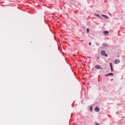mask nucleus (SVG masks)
I'll return each instance as SVG.
<instances>
[{"label": "nucleus", "instance_id": "nucleus-2", "mask_svg": "<svg viewBox=\"0 0 125 125\" xmlns=\"http://www.w3.org/2000/svg\"><path fill=\"white\" fill-rule=\"evenodd\" d=\"M95 68H96V69H98L99 70H102V67H101V66L99 65H95Z\"/></svg>", "mask_w": 125, "mask_h": 125}, {"label": "nucleus", "instance_id": "nucleus-11", "mask_svg": "<svg viewBox=\"0 0 125 125\" xmlns=\"http://www.w3.org/2000/svg\"><path fill=\"white\" fill-rule=\"evenodd\" d=\"M90 111L91 112H92V107H91L90 108Z\"/></svg>", "mask_w": 125, "mask_h": 125}, {"label": "nucleus", "instance_id": "nucleus-9", "mask_svg": "<svg viewBox=\"0 0 125 125\" xmlns=\"http://www.w3.org/2000/svg\"><path fill=\"white\" fill-rule=\"evenodd\" d=\"M103 17H104V18H106V19H108V17L107 16H105V15H102Z\"/></svg>", "mask_w": 125, "mask_h": 125}, {"label": "nucleus", "instance_id": "nucleus-13", "mask_svg": "<svg viewBox=\"0 0 125 125\" xmlns=\"http://www.w3.org/2000/svg\"><path fill=\"white\" fill-rule=\"evenodd\" d=\"M91 44V42H90L89 43V45H90Z\"/></svg>", "mask_w": 125, "mask_h": 125}, {"label": "nucleus", "instance_id": "nucleus-6", "mask_svg": "<svg viewBox=\"0 0 125 125\" xmlns=\"http://www.w3.org/2000/svg\"><path fill=\"white\" fill-rule=\"evenodd\" d=\"M103 34L104 35H108V34H109V31H104Z\"/></svg>", "mask_w": 125, "mask_h": 125}, {"label": "nucleus", "instance_id": "nucleus-5", "mask_svg": "<svg viewBox=\"0 0 125 125\" xmlns=\"http://www.w3.org/2000/svg\"><path fill=\"white\" fill-rule=\"evenodd\" d=\"M108 76H114V74L112 73H108L106 75H105V77H108Z\"/></svg>", "mask_w": 125, "mask_h": 125}, {"label": "nucleus", "instance_id": "nucleus-4", "mask_svg": "<svg viewBox=\"0 0 125 125\" xmlns=\"http://www.w3.org/2000/svg\"><path fill=\"white\" fill-rule=\"evenodd\" d=\"M109 65L110 66L111 71V72H113V71H114V68H113V65H112V62H110L109 63Z\"/></svg>", "mask_w": 125, "mask_h": 125}, {"label": "nucleus", "instance_id": "nucleus-1", "mask_svg": "<svg viewBox=\"0 0 125 125\" xmlns=\"http://www.w3.org/2000/svg\"><path fill=\"white\" fill-rule=\"evenodd\" d=\"M101 53L102 55H104V56H105V57H108V54H106V52H105V51H102Z\"/></svg>", "mask_w": 125, "mask_h": 125}, {"label": "nucleus", "instance_id": "nucleus-10", "mask_svg": "<svg viewBox=\"0 0 125 125\" xmlns=\"http://www.w3.org/2000/svg\"><path fill=\"white\" fill-rule=\"evenodd\" d=\"M87 33L88 34L89 33V29L87 28Z\"/></svg>", "mask_w": 125, "mask_h": 125}, {"label": "nucleus", "instance_id": "nucleus-7", "mask_svg": "<svg viewBox=\"0 0 125 125\" xmlns=\"http://www.w3.org/2000/svg\"><path fill=\"white\" fill-rule=\"evenodd\" d=\"M95 111L96 112H99L100 111V109L99 107H96L95 109Z\"/></svg>", "mask_w": 125, "mask_h": 125}, {"label": "nucleus", "instance_id": "nucleus-8", "mask_svg": "<svg viewBox=\"0 0 125 125\" xmlns=\"http://www.w3.org/2000/svg\"><path fill=\"white\" fill-rule=\"evenodd\" d=\"M103 46H104V47H106L107 46H108V44L106 43H104L102 44Z\"/></svg>", "mask_w": 125, "mask_h": 125}, {"label": "nucleus", "instance_id": "nucleus-3", "mask_svg": "<svg viewBox=\"0 0 125 125\" xmlns=\"http://www.w3.org/2000/svg\"><path fill=\"white\" fill-rule=\"evenodd\" d=\"M120 63V60L119 59H116L114 61V63L115 64H119Z\"/></svg>", "mask_w": 125, "mask_h": 125}, {"label": "nucleus", "instance_id": "nucleus-12", "mask_svg": "<svg viewBox=\"0 0 125 125\" xmlns=\"http://www.w3.org/2000/svg\"><path fill=\"white\" fill-rule=\"evenodd\" d=\"M96 16H97V17H100V16H99L98 14L96 15Z\"/></svg>", "mask_w": 125, "mask_h": 125}]
</instances>
